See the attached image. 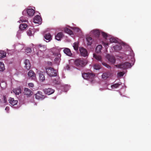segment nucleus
<instances>
[{"label": "nucleus", "mask_w": 151, "mask_h": 151, "mask_svg": "<svg viewBox=\"0 0 151 151\" xmlns=\"http://www.w3.org/2000/svg\"><path fill=\"white\" fill-rule=\"evenodd\" d=\"M117 68L123 70H126L132 67L131 64L128 62L122 63L121 64L116 65Z\"/></svg>", "instance_id": "obj_1"}, {"label": "nucleus", "mask_w": 151, "mask_h": 151, "mask_svg": "<svg viewBox=\"0 0 151 151\" xmlns=\"http://www.w3.org/2000/svg\"><path fill=\"white\" fill-rule=\"evenodd\" d=\"M46 72L47 74L50 76H57L56 70L51 67H48L46 68Z\"/></svg>", "instance_id": "obj_2"}, {"label": "nucleus", "mask_w": 151, "mask_h": 151, "mask_svg": "<svg viewBox=\"0 0 151 151\" xmlns=\"http://www.w3.org/2000/svg\"><path fill=\"white\" fill-rule=\"evenodd\" d=\"M95 76L94 74L92 73H84L82 74V76L84 79L91 81H93Z\"/></svg>", "instance_id": "obj_3"}, {"label": "nucleus", "mask_w": 151, "mask_h": 151, "mask_svg": "<svg viewBox=\"0 0 151 151\" xmlns=\"http://www.w3.org/2000/svg\"><path fill=\"white\" fill-rule=\"evenodd\" d=\"M74 63L76 66L83 67L86 64V62L85 59H79L76 60Z\"/></svg>", "instance_id": "obj_4"}, {"label": "nucleus", "mask_w": 151, "mask_h": 151, "mask_svg": "<svg viewBox=\"0 0 151 151\" xmlns=\"http://www.w3.org/2000/svg\"><path fill=\"white\" fill-rule=\"evenodd\" d=\"M60 49L56 48H53L50 49V51L52 54V55L55 56L61 55L60 53Z\"/></svg>", "instance_id": "obj_5"}, {"label": "nucleus", "mask_w": 151, "mask_h": 151, "mask_svg": "<svg viewBox=\"0 0 151 151\" xmlns=\"http://www.w3.org/2000/svg\"><path fill=\"white\" fill-rule=\"evenodd\" d=\"M35 98L39 100H42L45 98V96L43 95L41 92L38 91L35 94Z\"/></svg>", "instance_id": "obj_6"}, {"label": "nucleus", "mask_w": 151, "mask_h": 151, "mask_svg": "<svg viewBox=\"0 0 151 151\" xmlns=\"http://www.w3.org/2000/svg\"><path fill=\"white\" fill-rule=\"evenodd\" d=\"M79 51L81 56L85 57L88 55L87 50L83 47L79 48Z\"/></svg>", "instance_id": "obj_7"}, {"label": "nucleus", "mask_w": 151, "mask_h": 151, "mask_svg": "<svg viewBox=\"0 0 151 151\" xmlns=\"http://www.w3.org/2000/svg\"><path fill=\"white\" fill-rule=\"evenodd\" d=\"M42 21L41 18L39 15L35 16L33 19V22L35 23L40 24L42 23Z\"/></svg>", "instance_id": "obj_8"}, {"label": "nucleus", "mask_w": 151, "mask_h": 151, "mask_svg": "<svg viewBox=\"0 0 151 151\" xmlns=\"http://www.w3.org/2000/svg\"><path fill=\"white\" fill-rule=\"evenodd\" d=\"M24 12H27L28 16L30 17L34 15L35 13V11L33 9H28L25 11H24L23 13Z\"/></svg>", "instance_id": "obj_9"}, {"label": "nucleus", "mask_w": 151, "mask_h": 151, "mask_svg": "<svg viewBox=\"0 0 151 151\" xmlns=\"http://www.w3.org/2000/svg\"><path fill=\"white\" fill-rule=\"evenodd\" d=\"M44 91L45 94L48 95H50L53 93L55 90L52 88H48L44 89Z\"/></svg>", "instance_id": "obj_10"}, {"label": "nucleus", "mask_w": 151, "mask_h": 151, "mask_svg": "<svg viewBox=\"0 0 151 151\" xmlns=\"http://www.w3.org/2000/svg\"><path fill=\"white\" fill-rule=\"evenodd\" d=\"M27 75L32 79L35 80L36 78V75L34 72L32 70H30L28 72Z\"/></svg>", "instance_id": "obj_11"}, {"label": "nucleus", "mask_w": 151, "mask_h": 151, "mask_svg": "<svg viewBox=\"0 0 151 151\" xmlns=\"http://www.w3.org/2000/svg\"><path fill=\"white\" fill-rule=\"evenodd\" d=\"M24 94L27 95V97L31 96L32 94L31 90L27 88H25L24 89Z\"/></svg>", "instance_id": "obj_12"}, {"label": "nucleus", "mask_w": 151, "mask_h": 151, "mask_svg": "<svg viewBox=\"0 0 151 151\" xmlns=\"http://www.w3.org/2000/svg\"><path fill=\"white\" fill-rule=\"evenodd\" d=\"M39 75V80L41 82H43L45 80L44 72L42 71H40L38 73Z\"/></svg>", "instance_id": "obj_13"}, {"label": "nucleus", "mask_w": 151, "mask_h": 151, "mask_svg": "<svg viewBox=\"0 0 151 151\" xmlns=\"http://www.w3.org/2000/svg\"><path fill=\"white\" fill-rule=\"evenodd\" d=\"M36 47L41 51H45L46 49V45H42L41 44L37 45Z\"/></svg>", "instance_id": "obj_14"}, {"label": "nucleus", "mask_w": 151, "mask_h": 151, "mask_svg": "<svg viewBox=\"0 0 151 151\" xmlns=\"http://www.w3.org/2000/svg\"><path fill=\"white\" fill-rule=\"evenodd\" d=\"M106 58L111 63H115V59L114 57L108 55H107Z\"/></svg>", "instance_id": "obj_15"}, {"label": "nucleus", "mask_w": 151, "mask_h": 151, "mask_svg": "<svg viewBox=\"0 0 151 151\" xmlns=\"http://www.w3.org/2000/svg\"><path fill=\"white\" fill-rule=\"evenodd\" d=\"M9 103L13 106L17 104L18 103L17 100H15L14 98L10 97L9 99Z\"/></svg>", "instance_id": "obj_16"}, {"label": "nucleus", "mask_w": 151, "mask_h": 151, "mask_svg": "<svg viewBox=\"0 0 151 151\" xmlns=\"http://www.w3.org/2000/svg\"><path fill=\"white\" fill-rule=\"evenodd\" d=\"M63 51L65 54L71 57L72 55L70 49L68 48H65L64 49Z\"/></svg>", "instance_id": "obj_17"}, {"label": "nucleus", "mask_w": 151, "mask_h": 151, "mask_svg": "<svg viewBox=\"0 0 151 151\" xmlns=\"http://www.w3.org/2000/svg\"><path fill=\"white\" fill-rule=\"evenodd\" d=\"M25 67L28 70L31 67V64L29 60H26L24 61Z\"/></svg>", "instance_id": "obj_18"}, {"label": "nucleus", "mask_w": 151, "mask_h": 151, "mask_svg": "<svg viewBox=\"0 0 151 151\" xmlns=\"http://www.w3.org/2000/svg\"><path fill=\"white\" fill-rule=\"evenodd\" d=\"M12 91L13 93L16 95H18L21 92V89L20 88H17L14 89Z\"/></svg>", "instance_id": "obj_19"}, {"label": "nucleus", "mask_w": 151, "mask_h": 151, "mask_svg": "<svg viewBox=\"0 0 151 151\" xmlns=\"http://www.w3.org/2000/svg\"><path fill=\"white\" fill-rule=\"evenodd\" d=\"M63 35L62 32H60L57 34L55 35V38L58 40H60L63 37Z\"/></svg>", "instance_id": "obj_20"}, {"label": "nucleus", "mask_w": 151, "mask_h": 151, "mask_svg": "<svg viewBox=\"0 0 151 151\" xmlns=\"http://www.w3.org/2000/svg\"><path fill=\"white\" fill-rule=\"evenodd\" d=\"M92 32H93V35L97 37H99L100 35V32L99 30L95 29L93 30Z\"/></svg>", "instance_id": "obj_21"}, {"label": "nucleus", "mask_w": 151, "mask_h": 151, "mask_svg": "<svg viewBox=\"0 0 151 151\" xmlns=\"http://www.w3.org/2000/svg\"><path fill=\"white\" fill-rule=\"evenodd\" d=\"M57 57L55 58L54 59V62L56 64L59 65L61 59V55L56 56Z\"/></svg>", "instance_id": "obj_22"}, {"label": "nucleus", "mask_w": 151, "mask_h": 151, "mask_svg": "<svg viewBox=\"0 0 151 151\" xmlns=\"http://www.w3.org/2000/svg\"><path fill=\"white\" fill-rule=\"evenodd\" d=\"M44 37L46 40H48V42L50 41L52 39V36L50 33L45 34L44 35Z\"/></svg>", "instance_id": "obj_23"}, {"label": "nucleus", "mask_w": 151, "mask_h": 151, "mask_svg": "<svg viewBox=\"0 0 151 151\" xmlns=\"http://www.w3.org/2000/svg\"><path fill=\"white\" fill-rule=\"evenodd\" d=\"M93 56L98 61L101 62L102 61V58L101 56L96 54H93Z\"/></svg>", "instance_id": "obj_24"}, {"label": "nucleus", "mask_w": 151, "mask_h": 151, "mask_svg": "<svg viewBox=\"0 0 151 151\" xmlns=\"http://www.w3.org/2000/svg\"><path fill=\"white\" fill-rule=\"evenodd\" d=\"M27 25L26 24L23 23L20 25L19 28L21 30H24L27 27Z\"/></svg>", "instance_id": "obj_25"}, {"label": "nucleus", "mask_w": 151, "mask_h": 151, "mask_svg": "<svg viewBox=\"0 0 151 151\" xmlns=\"http://www.w3.org/2000/svg\"><path fill=\"white\" fill-rule=\"evenodd\" d=\"M86 40L87 42L88 45H91L93 42L92 38L91 37H88L86 38Z\"/></svg>", "instance_id": "obj_26"}, {"label": "nucleus", "mask_w": 151, "mask_h": 151, "mask_svg": "<svg viewBox=\"0 0 151 151\" xmlns=\"http://www.w3.org/2000/svg\"><path fill=\"white\" fill-rule=\"evenodd\" d=\"M6 54V53L4 51L0 50V58L5 57Z\"/></svg>", "instance_id": "obj_27"}, {"label": "nucleus", "mask_w": 151, "mask_h": 151, "mask_svg": "<svg viewBox=\"0 0 151 151\" xmlns=\"http://www.w3.org/2000/svg\"><path fill=\"white\" fill-rule=\"evenodd\" d=\"M109 76V73H105L103 74L102 75V78L104 79H106L108 78Z\"/></svg>", "instance_id": "obj_28"}, {"label": "nucleus", "mask_w": 151, "mask_h": 151, "mask_svg": "<svg viewBox=\"0 0 151 151\" xmlns=\"http://www.w3.org/2000/svg\"><path fill=\"white\" fill-rule=\"evenodd\" d=\"M102 47L101 45L97 46L96 48V51L97 53H99L101 52Z\"/></svg>", "instance_id": "obj_29"}, {"label": "nucleus", "mask_w": 151, "mask_h": 151, "mask_svg": "<svg viewBox=\"0 0 151 151\" xmlns=\"http://www.w3.org/2000/svg\"><path fill=\"white\" fill-rule=\"evenodd\" d=\"M64 31L65 32L70 35H71L73 34V32L71 30L67 28H65L64 29Z\"/></svg>", "instance_id": "obj_30"}, {"label": "nucleus", "mask_w": 151, "mask_h": 151, "mask_svg": "<svg viewBox=\"0 0 151 151\" xmlns=\"http://www.w3.org/2000/svg\"><path fill=\"white\" fill-rule=\"evenodd\" d=\"M5 69L4 63L0 62V71H3Z\"/></svg>", "instance_id": "obj_31"}, {"label": "nucleus", "mask_w": 151, "mask_h": 151, "mask_svg": "<svg viewBox=\"0 0 151 151\" xmlns=\"http://www.w3.org/2000/svg\"><path fill=\"white\" fill-rule=\"evenodd\" d=\"M73 47L74 49L76 50H78V43L77 42H75L73 44Z\"/></svg>", "instance_id": "obj_32"}, {"label": "nucleus", "mask_w": 151, "mask_h": 151, "mask_svg": "<svg viewBox=\"0 0 151 151\" xmlns=\"http://www.w3.org/2000/svg\"><path fill=\"white\" fill-rule=\"evenodd\" d=\"M114 48L115 50H119L122 49V47L121 46L116 45L114 46Z\"/></svg>", "instance_id": "obj_33"}, {"label": "nucleus", "mask_w": 151, "mask_h": 151, "mask_svg": "<svg viewBox=\"0 0 151 151\" xmlns=\"http://www.w3.org/2000/svg\"><path fill=\"white\" fill-rule=\"evenodd\" d=\"M121 84V83H117L113 84L111 85V88L113 89L115 88H118Z\"/></svg>", "instance_id": "obj_34"}, {"label": "nucleus", "mask_w": 151, "mask_h": 151, "mask_svg": "<svg viewBox=\"0 0 151 151\" xmlns=\"http://www.w3.org/2000/svg\"><path fill=\"white\" fill-rule=\"evenodd\" d=\"M94 68L96 70H99L101 68V65L98 64H95L94 65Z\"/></svg>", "instance_id": "obj_35"}, {"label": "nucleus", "mask_w": 151, "mask_h": 151, "mask_svg": "<svg viewBox=\"0 0 151 151\" xmlns=\"http://www.w3.org/2000/svg\"><path fill=\"white\" fill-rule=\"evenodd\" d=\"M53 84L55 85L60 84V82L58 79L54 80L53 81Z\"/></svg>", "instance_id": "obj_36"}, {"label": "nucleus", "mask_w": 151, "mask_h": 151, "mask_svg": "<svg viewBox=\"0 0 151 151\" xmlns=\"http://www.w3.org/2000/svg\"><path fill=\"white\" fill-rule=\"evenodd\" d=\"M110 41L111 42H116L117 41L114 38L111 37L110 39Z\"/></svg>", "instance_id": "obj_37"}, {"label": "nucleus", "mask_w": 151, "mask_h": 151, "mask_svg": "<svg viewBox=\"0 0 151 151\" xmlns=\"http://www.w3.org/2000/svg\"><path fill=\"white\" fill-rule=\"evenodd\" d=\"M102 64L104 66H105L106 67L108 68H111V67L108 64H107V63H104V62H102Z\"/></svg>", "instance_id": "obj_38"}, {"label": "nucleus", "mask_w": 151, "mask_h": 151, "mask_svg": "<svg viewBox=\"0 0 151 151\" xmlns=\"http://www.w3.org/2000/svg\"><path fill=\"white\" fill-rule=\"evenodd\" d=\"M32 52V50L31 48L28 47L25 50V52L27 53L31 52Z\"/></svg>", "instance_id": "obj_39"}, {"label": "nucleus", "mask_w": 151, "mask_h": 151, "mask_svg": "<svg viewBox=\"0 0 151 151\" xmlns=\"http://www.w3.org/2000/svg\"><path fill=\"white\" fill-rule=\"evenodd\" d=\"M27 35L29 36H31L32 35V31L30 29L27 31Z\"/></svg>", "instance_id": "obj_40"}, {"label": "nucleus", "mask_w": 151, "mask_h": 151, "mask_svg": "<svg viewBox=\"0 0 151 151\" xmlns=\"http://www.w3.org/2000/svg\"><path fill=\"white\" fill-rule=\"evenodd\" d=\"M101 34L104 37L106 38L107 37V35L106 33L104 32H101Z\"/></svg>", "instance_id": "obj_41"}, {"label": "nucleus", "mask_w": 151, "mask_h": 151, "mask_svg": "<svg viewBox=\"0 0 151 151\" xmlns=\"http://www.w3.org/2000/svg\"><path fill=\"white\" fill-rule=\"evenodd\" d=\"M124 75L123 73L122 72H120L118 73L117 75L118 76H123Z\"/></svg>", "instance_id": "obj_42"}, {"label": "nucleus", "mask_w": 151, "mask_h": 151, "mask_svg": "<svg viewBox=\"0 0 151 151\" xmlns=\"http://www.w3.org/2000/svg\"><path fill=\"white\" fill-rule=\"evenodd\" d=\"M28 85L29 87L33 88L34 87V84L32 83H29Z\"/></svg>", "instance_id": "obj_43"}, {"label": "nucleus", "mask_w": 151, "mask_h": 151, "mask_svg": "<svg viewBox=\"0 0 151 151\" xmlns=\"http://www.w3.org/2000/svg\"><path fill=\"white\" fill-rule=\"evenodd\" d=\"M102 43L106 47L107 46H108L109 45V43H105L103 42Z\"/></svg>", "instance_id": "obj_44"}, {"label": "nucleus", "mask_w": 151, "mask_h": 151, "mask_svg": "<svg viewBox=\"0 0 151 151\" xmlns=\"http://www.w3.org/2000/svg\"><path fill=\"white\" fill-rule=\"evenodd\" d=\"M3 99L4 100V103H6L7 102V99L6 98L5 96H3Z\"/></svg>", "instance_id": "obj_45"}, {"label": "nucleus", "mask_w": 151, "mask_h": 151, "mask_svg": "<svg viewBox=\"0 0 151 151\" xmlns=\"http://www.w3.org/2000/svg\"><path fill=\"white\" fill-rule=\"evenodd\" d=\"M65 68L67 70H69V68H70V67H69V65H67L66 66Z\"/></svg>", "instance_id": "obj_46"}, {"label": "nucleus", "mask_w": 151, "mask_h": 151, "mask_svg": "<svg viewBox=\"0 0 151 151\" xmlns=\"http://www.w3.org/2000/svg\"><path fill=\"white\" fill-rule=\"evenodd\" d=\"M20 21L22 22H26V21H27V20H23V19H22V18H20Z\"/></svg>", "instance_id": "obj_47"}, {"label": "nucleus", "mask_w": 151, "mask_h": 151, "mask_svg": "<svg viewBox=\"0 0 151 151\" xmlns=\"http://www.w3.org/2000/svg\"><path fill=\"white\" fill-rule=\"evenodd\" d=\"M9 108L8 106H6L5 108V110H6L7 111H9Z\"/></svg>", "instance_id": "obj_48"}, {"label": "nucleus", "mask_w": 151, "mask_h": 151, "mask_svg": "<svg viewBox=\"0 0 151 151\" xmlns=\"http://www.w3.org/2000/svg\"><path fill=\"white\" fill-rule=\"evenodd\" d=\"M2 103V101L1 99H0V104Z\"/></svg>", "instance_id": "obj_49"}]
</instances>
